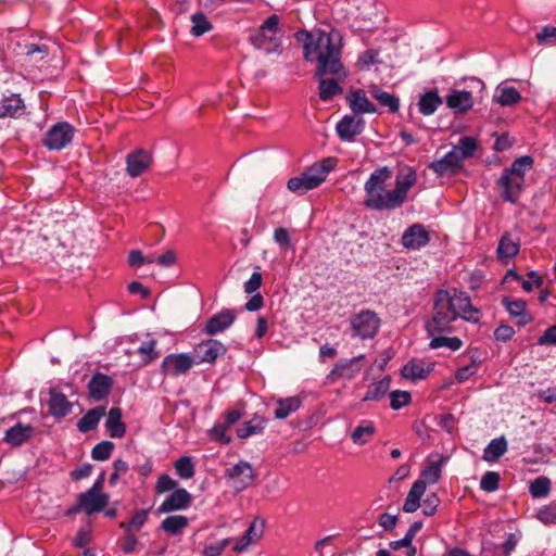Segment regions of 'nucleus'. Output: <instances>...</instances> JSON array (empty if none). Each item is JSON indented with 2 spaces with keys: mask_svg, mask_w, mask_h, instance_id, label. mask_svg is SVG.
Segmentation results:
<instances>
[{
  "mask_svg": "<svg viewBox=\"0 0 556 556\" xmlns=\"http://www.w3.org/2000/svg\"><path fill=\"white\" fill-rule=\"evenodd\" d=\"M294 38L303 45L304 59L317 63L316 77L346 75L341 62L342 36L338 29H302L295 33Z\"/></svg>",
  "mask_w": 556,
  "mask_h": 556,
  "instance_id": "1",
  "label": "nucleus"
},
{
  "mask_svg": "<svg viewBox=\"0 0 556 556\" xmlns=\"http://www.w3.org/2000/svg\"><path fill=\"white\" fill-rule=\"evenodd\" d=\"M462 318L468 323L478 324L482 312L471 304L470 295L457 289L439 290L435 294L432 318L426 323L429 336L451 333L453 323Z\"/></svg>",
  "mask_w": 556,
  "mask_h": 556,
  "instance_id": "2",
  "label": "nucleus"
},
{
  "mask_svg": "<svg viewBox=\"0 0 556 556\" xmlns=\"http://www.w3.org/2000/svg\"><path fill=\"white\" fill-rule=\"evenodd\" d=\"M392 172L388 166L380 167L372 172L364 185L366 207L375 211L395 210L393 191L387 190V181L391 179Z\"/></svg>",
  "mask_w": 556,
  "mask_h": 556,
  "instance_id": "3",
  "label": "nucleus"
},
{
  "mask_svg": "<svg viewBox=\"0 0 556 556\" xmlns=\"http://www.w3.org/2000/svg\"><path fill=\"white\" fill-rule=\"evenodd\" d=\"M336 163V159L327 157L319 163L313 164L300 176L290 178L287 182V188L296 194H304L317 188L326 180L328 174L334 168Z\"/></svg>",
  "mask_w": 556,
  "mask_h": 556,
  "instance_id": "4",
  "label": "nucleus"
},
{
  "mask_svg": "<svg viewBox=\"0 0 556 556\" xmlns=\"http://www.w3.org/2000/svg\"><path fill=\"white\" fill-rule=\"evenodd\" d=\"M280 17L277 14L268 16L257 30L251 35V45L266 54L281 52Z\"/></svg>",
  "mask_w": 556,
  "mask_h": 556,
  "instance_id": "5",
  "label": "nucleus"
},
{
  "mask_svg": "<svg viewBox=\"0 0 556 556\" xmlns=\"http://www.w3.org/2000/svg\"><path fill=\"white\" fill-rule=\"evenodd\" d=\"M350 326L354 337L372 339L380 329L381 320L374 311L363 309L350 318Z\"/></svg>",
  "mask_w": 556,
  "mask_h": 556,
  "instance_id": "6",
  "label": "nucleus"
},
{
  "mask_svg": "<svg viewBox=\"0 0 556 556\" xmlns=\"http://www.w3.org/2000/svg\"><path fill=\"white\" fill-rule=\"evenodd\" d=\"M74 132L70 123L59 122L46 132L42 143L48 150L60 151L72 142Z\"/></svg>",
  "mask_w": 556,
  "mask_h": 556,
  "instance_id": "7",
  "label": "nucleus"
},
{
  "mask_svg": "<svg viewBox=\"0 0 556 556\" xmlns=\"http://www.w3.org/2000/svg\"><path fill=\"white\" fill-rule=\"evenodd\" d=\"M225 478L230 482L235 491L241 492L252 484L255 473L250 463L240 460L238 464L226 469Z\"/></svg>",
  "mask_w": 556,
  "mask_h": 556,
  "instance_id": "8",
  "label": "nucleus"
},
{
  "mask_svg": "<svg viewBox=\"0 0 556 556\" xmlns=\"http://www.w3.org/2000/svg\"><path fill=\"white\" fill-rule=\"evenodd\" d=\"M194 364L195 359L189 354L172 353L164 357L160 371L163 376L178 377L186 375Z\"/></svg>",
  "mask_w": 556,
  "mask_h": 556,
  "instance_id": "9",
  "label": "nucleus"
},
{
  "mask_svg": "<svg viewBox=\"0 0 556 556\" xmlns=\"http://www.w3.org/2000/svg\"><path fill=\"white\" fill-rule=\"evenodd\" d=\"M109 503V495L94 492L93 490H87L79 494L77 498V505L70 509L68 514L85 511L87 516H91L94 513L102 511Z\"/></svg>",
  "mask_w": 556,
  "mask_h": 556,
  "instance_id": "10",
  "label": "nucleus"
},
{
  "mask_svg": "<svg viewBox=\"0 0 556 556\" xmlns=\"http://www.w3.org/2000/svg\"><path fill=\"white\" fill-rule=\"evenodd\" d=\"M497 186L501 189V198L510 203H517L525 186V178H518L506 170L503 172L502 176L497 180Z\"/></svg>",
  "mask_w": 556,
  "mask_h": 556,
  "instance_id": "11",
  "label": "nucleus"
},
{
  "mask_svg": "<svg viewBox=\"0 0 556 556\" xmlns=\"http://www.w3.org/2000/svg\"><path fill=\"white\" fill-rule=\"evenodd\" d=\"M227 352V348L218 340L208 339L200 342L194 348V359L197 364H213L219 356Z\"/></svg>",
  "mask_w": 556,
  "mask_h": 556,
  "instance_id": "12",
  "label": "nucleus"
},
{
  "mask_svg": "<svg viewBox=\"0 0 556 556\" xmlns=\"http://www.w3.org/2000/svg\"><path fill=\"white\" fill-rule=\"evenodd\" d=\"M401 241L408 250H419L429 243L430 235L424 225L414 224L403 232Z\"/></svg>",
  "mask_w": 556,
  "mask_h": 556,
  "instance_id": "13",
  "label": "nucleus"
},
{
  "mask_svg": "<svg viewBox=\"0 0 556 556\" xmlns=\"http://www.w3.org/2000/svg\"><path fill=\"white\" fill-rule=\"evenodd\" d=\"M236 320L235 311L224 308L219 313L207 319L203 332L208 336H215L227 330Z\"/></svg>",
  "mask_w": 556,
  "mask_h": 556,
  "instance_id": "14",
  "label": "nucleus"
},
{
  "mask_svg": "<svg viewBox=\"0 0 556 556\" xmlns=\"http://www.w3.org/2000/svg\"><path fill=\"white\" fill-rule=\"evenodd\" d=\"M439 177L455 175L463 168L456 151L447 152L443 157L432 161L429 166Z\"/></svg>",
  "mask_w": 556,
  "mask_h": 556,
  "instance_id": "15",
  "label": "nucleus"
},
{
  "mask_svg": "<svg viewBox=\"0 0 556 556\" xmlns=\"http://www.w3.org/2000/svg\"><path fill=\"white\" fill-rule=\"evenodd\" d=\"M151 163V154L143 149H137L126 156V172L132 178L139 177L150 167Z\"/></svg>",
  "mask_w": 556,
  "mask_h": 556,
  "instance_id": "16",
  "label": "nucleus"
},
{
  "mask_svg": "<svg viewBox=\"0 0 556 556\" xmlns=\"http://www.w3.org/2000/svg\"><path fill=\"white\" fill-rule=\"evenodd\" d=\"M364 127L365 121L362 117L345 115L337 124L336 130L341 140L353 141L357 135L363 132Z\"/></svg>",
  "mask_w": 556,
  "mask_h": 556,
  "instance_id": "17",
  "label": "nucleus"
},
{
  "mask_svg": "<svg viewBox=\"0 0 556 556\" xmlns=\"http://www.w3.org/2000/svg\"><path fill=\"white\" fill-rule=\"evenodd\" d=\"M192 496L186 489H176L157 508L159 514L182 510L191 505Z\"/></svg>",
  "mask_w": 556,
  "mask_h": 556,
  "instance_id": "18",
  "label": "nucleus"
},
{
  "mask_svg": "<svg viewBox=\"0 0 556 556\" xmlns=\"http://www.w3.org/2000/svg\"><path fill=\"white\" fill-rule=\"evenodd\" d=\"M35 433V428L30 425L17 422L5 430L2 441L11 446L17 447L29 441Z\"/></svg>",
  "mask_w": 556,
  "mask_h": 556,
  "instance_id": "19",
  "label": "nucleus"
},
{
  "mask_svg": "<svg viewBox=\"0 0 556 556\" xmlns=\"http://www.w3.org/2000/svg\"><path fill=\"white\" fill-rule=\"evenodd\" d=\"M445 103L456 114L468 112L473 105L472 94L467 90L453 89L445 97Z\"/></svg>",
  "mask_w": 556,
  "mask_h": 556,
  "instance_id": "20",
  "label": "nucleus"
},
{
  "mask_svg": "<svg viewBox=\"0 0 556 556\" xmlns=\"http://www.w3.org/2000/svg\"><path fill=\"white\" fill-rule=\"evenodd\" d=\"M415 182L416 173L410 167L406 168L404 174L396 177L395 187L392 190L396 208L402 206V204L405 202L407 192Z\"/></svg>",
  "mask_w": 556,
  "mask_h": 556,
  "instance_id": "21",
  "label": "nucleus"
},
{
  "mask_svg": "<svg viewBox=\"0 0 556 556\" xmlns=\"http://www.w3.org/2000/svg\"><path fill=\"white\" fill-rule=\"evenodd\" d=\"M112 387L113 379L110 376L97 372L88 382L89 395L96 401H101L109 395Z\"/></svg>",
  "mask_w": 556,
  "mask_h": 556,
  "instance_id": "22",
  "label": "nucleus"
},
{
  "mask_svg": "<svg viewBox=\"0 0 556 556\" xmlns=\"http://www.w3.org/2000/svg\"><path fill=\"white\" fill-rule=\"evenodd\" d=\"M520 250V240L513 238L511 233L505 232L498 242L496 256L502 263L511 261Z\"/></svg>",
  "mask_w": 556,
  "mask_h": 556,
  "instance_id": "23",
  "label": "nucleus"
},
{
  "mask_svg": "<svg viewBox=\"0 0 556 556\" xmlns=\"http://www.w3.org/2000/svg\"><path fill=\"white\" fill-rule=\"evenodd\" d=\"M49 395V413L53 417L63 418L71 413L73 404L67 400L64 393L56 389H51Z\"/></svg>",
  "mask_w": 556,
  "mask_h": 556,
  "instance_id": "24",
  "label": "nucleus"
},
{
  "mask_svg": "<svg viewBox=\"0 0 556 556\" xmlns=\"http://www.w3.org/2000/svg\"><path fill=\"white\" fill-rule=\"evenodd\" d=\"M346 101L350 105V109L356 115L365 114V113H375L377 111L375 104H372L366 97V93L363 89H356L349 92L346 96Z\"/></svg>",
  "mask_w": 556,
  "mask_h": 556,
  "instance_id": "25",
  "label": "nucleus"
},
{
  "mask_svg": "<svg viewBox=\"0 0 556 556\" xmlns=\"http://www.w3.org/2000/svg\"><path fill=\"white\" fill-rule=\"evenodd\" d=\"M502 305L511 316L518 318L519 326H526L532 321L531 315L526 312L527 302L525 300L505 296L502 299Z\"/></svg>",
  "mask_w": 556,
  "mask_h": 556,
  "instance_id": "26",
  "label": "nucleus"
},
{
  "mask_svg": "<svg viewBox=\"0 0 556 556\" xmlns=\"http://www.w3.org/2000/svg\"><path fill=\"white\" fill-rule=\"evenodd\" d=\"M25 112V104L20 94H11L0 101V118H16Z\"/></svg>",
  "mask_w": 556,
  "mask_h": 556,
  "instance_id": "27",
  "label": "nucleus"
},
{
  "mask_svg": "<svg viewBox=\"0 0 556 556\" xmlns=\"http://www.w3.org/2000/svg\"><path fill=\"white\" fill-rule=\"evenodd\" d=\"M364 358V355H359L357 357H353L351 359L340 361L332 368L330 375L332 377L339 378H353L357 372L361 371L362 365L361 361Z\"/></svg>",
  "mask_w": 556,
  "mask_h": 556,
  "instance_id": "28",
  "label": "nucleus"
},
{
  "mask_svg": "<svg viewBox=\"0 0 556 556\" xmlns=\"http://www.w3.org/2000/svg\"><path fill=\"white\" fill-rule=\"evenodd\" d=\"M442 103L443 99L440 97L438 89H431L419 97L417 105L419 113L428 116L432 115Z\"/></svg>",
  "mask_w": 556,
  "mask_h": 556,
  "instance_id": "29",
  "label": "nucleus"
},
{
  "mask_svg": "<svg viewBox=\"0 0 556 556\" xmlns=\"http://www.w3.org/2000/svg\"><path fill=\"white\" fill-rule=\"evenodd\" d=\"M431 370L432 365H427L422 359L414 358L403 367L402 375L404 378L415 381L425 379Z\"/></svg>",
  "mask_w": 556,
  "mask_h": 556,
  "instance_id": "30",
  "label": "nucleus"
},
{
  "mask_svg": "<svg viewBox=\"0 0 556 556\" xmlns=\"http://www.w3.org/2000/svg\"><path fill=\"white\" fill-rule=\"evenodd\" d=\"M370 96L378 101L381 106L388 108L390 113H396L400 109V99L384 90L378 85H370L368 89Z\"/></svg>",
  "mask_w": 556,
  "mask_h": 556,
  "instance_id": "31",
  "label": "nucleus"
},
{
  "mask_svg": "<svg viewBox=\"0 0 556 556\" xmlns=\"http://www.w3.org/2000/svg\"><path fill=\"white\" fill-rule=\"evenodd\" d=\"M105 428L111 438L121 439L125 435L126 426L122 421V410L118 407H112L106 417Z\"/></svg>",
  "mask_w": 556,
  "mask_h": 556,
  "instance_id": "32",
  "label": "nucleus"
},
{
  "mask_svg": "<svg viewBox=\"0 0 556 556\" xmlns=\"http://www.w3.org/2000/svg\"><path fill=\"white\" fill-rule=\"evenodd\" d=\"M105 413L104 406H97L90 410H88L77 422V429L83 432L87 433L92 430H96L101 418L103 417Z\"/></svg>",
  "mask_w": 556,
  "mask_h": 556,
  "instance_id": "33",
  "label": "nucleus"
},
{
  "mask_svg": "<svg viewBox=\"0 0 556 556\" xmlns=\"http://www.w3.org/2000/svg\"><path fill=\"white\" fill-rule=\"evenodd\" d=\"M425 491V483L422 481H415L405 498L403 510L405 513L416 511L420 506V500Z\"/></svg>",
  "mask_w": 556,
  "mask_h": 556,
  "instance_id": "34",
  "label": "nucleus"
},
{
  "mask_svg": "<svg viewBox=\"0 0 556 556\" xmlns=\"http://www.w3.org/2000/svg\"><path fill=\"white\" fill-rule=\"evenodd\" d=\"M507 452V441L505 437L491 440L483 451V460L488 463L497 462Z\"/></svg>",
  "mask_w": 556,
  "mask_h": 556,
  "instance_id": "35",
  "label": "nucleus"
},
{
  "mask_svg": "<svg viewBox=\"0 0 556 556\" xmlns=\"http://www.w3.org/2000/svg\"><path fill=\"white\" fill-rule=\"evenodd\" d=\"M267 424V419L261 416H254L249 421L243 422L237 429V435L240 439H247L249 437L260 434L264 431Z\"/></svg>",
  "mask_w": 556,
  "mask_h": 556,
  "instance_id": "36",
  "label": "nucleus"
},
{
  "mask_svg": "<svg viewBox=\"0 0 556 556\" xmlns=\"http://www.w3.org/2000/svg\"><path fill=\"white\" fill-rule=\"evenodd\" d=\"M277 404L278 407L274 412L275 418L286 419L291 413L296 412L301 407L302 400L299 396H290L278 400Z\"/></svg>",
  "mask_w": 556,
  "mask_h": 556,
  "instance_id": "37",
  "label": "nucleus"
},
{
  "mask_svg": "<svg viewBox=\"0 0 556 556\" xmlns=\"http://www.w3.org/2000/svg\"><path fill=\"white\" fill-rule=\"evenodd\" d=\"M189 525V520L182 515H172L161 522V529L172 535H178Z\"/></svg>",
  "mask_w": 556,
  "mask_h": 556,
  "instance_id": "38",
  "label": "nucleus"
},
{
  "mask_svg": "<svg viewBox=\"0 0 556 556\" xmlns=\"http://www.w3.org/2000/svg\"><path fill=\"white\" fill-rule=\"evenodd\" d=\"M390 382L391 379L386 377L377 382L371 383L362 400L364 402L381 400L389 391Z\"/></svg>",
  "mask_w": 556,
  "mask_h": 556,
  "instance_id": "39",
  "label": "nucleus"
},
{
  "mask_svg": "<svg viewBox=\"0 0 556 556\" xmlns=\"http://www.w3.org/2000/svg\"><path fill=\"white\" fill-rule=\"evenodd\" d=\"M477 148L478 143L473 137H462L458 144L454 146L452 151H456L459 161L463 163L465 159L473 156Z\"/></svg>",
  "mask_w": 556,
  "mask_h": 556,
  "instance_id": "40",
  "label": "nucleus"
},
{
  "mask_svg": "<svg viewBox=\"0 0 556 556\" xmlns=\"http://www.w3.org/2000/svg\"><path fill=\"white\" fill-rule=\"evenodd\" d=\"M533 166V159L530 155H523L520 157H517L511 166L509 168H505L507 173L510 175L518 177V178H525V175L527 172H529Z\"/></svg>",
  "mask_w": 556,
  "mask_h": 556,
  "instance_id": "41",
  "label": "nucleus"
},
{
  "mask_svg": "<svg viewBox=\"0 0 556 556\" xmlns=\"http://www.w3.org/2000/svg\"><path fill=\"white\" fill-rule=\"evenodd\" d=\"M157 341L154 339L143 341L137 350V354L141 357L144 365L155 361L160 353L156 350Z\"/></svg>",
  "mask_w": 556,
  "mask_h": 556,
  "instance_id": "42",
  "label": "nucleus"
},
{
  "mask_svg": "<svg viewBox=\"0 0 556 556\" xmlns=\"http://www.w3.org/2000/svg\"><path fill=\"white\" fill-rule=\"evenodd\" d=\"M317 78L319 79V98L323 101H328L336 94L342 92V88L334 79H325L324 77Z\"/></svg>",
  "mask_w": 556,
  "mask_h": 556,
  "instance_id": "43",
  "label": "nucleus"
},
{
  "mask_svg": "<svg viewBox=\"0 0 556 556\" xmlns=\"http://www.w3.org/2000/svg\"><path fill=\"white\" fill-rule=\"evenodd\" d=\"M442 463H443V459H441L440 462H434V463H431L429 464L422 471H421V475H420V479H418L417 481H422L425 483V486L427 488V484H433L435 482L439 481V479L441 478V473H442Z\"/></svg>",
  "mask_w": 556,
  "mask_h": 556,
  "instance_id": "44",
  "label": "nucleus"
},
{
  "mask_svg": "<svg viewBox=\"0 0 556 556\" xmlns=\"http://www.w3.org/2000/svg\"><path fill=\"white\" fill-rule=\"evenodd\" d=\"M529 492L533 498L546 497L551 492V480L543 476L534 479L530 483Z\"/></svg>",
  "mask_w": 556,
  "mask_h": 556,
  "instance_id": "45",
  "label": "nucleus"
},
{
  "mask_svg": "<svg viewBox=\"0 0 556 556\" xmlns=\"http://www.w3.org/2000/svg\"><path fill=\"white\" fill-rule=\"evenodd\" d=\"M432 339L429 346L431 349L447 348L452 351H457L462 348L463 342L457 337H443V336H430Z\"/></svg>",
  "mask_w": 556,
  "mask_h": 556,
  "instance_id": "46",
  "label": "nucleus"
},
{
  "mask_svg": "<svg viewBox=\"0 0 556 556\" xmlns=\"http://www.w3.org/2000/svg\"><path fill=\"white\" fill-rule=\"evenodd\" d=\"M191 23H192V26H191L190 33L194 37H200V36L204 35L205 33H207L208 30H211V28H212V24L210 23L207 17L201 12H197L191 15Z\"/></svg>",
  "mask_w": 556,
  "mask_h": 556,
  "instance_id": "47",
  "label": "nucleus"
},
{
  "mask_svg": "<svg viewBox=\"0 0 556 556\" xmlns=\"http://www.w3.org/2000/svg\"><path fill=\"white\" fill-rule=\"evenodd\" d=\"M375 432L376 428L371 422L365 426L361 425L351 433V439L355 444L364 445L368 442L369 438L375 434Z\"/></svg>",
  "mask_w": 556,
  "mask_h": 556,
  "instance_id": "48",
  "label": "nucleus"
},
{
  "mask_svg": "<svg viewBox=\"0 0 556 556\" xmlns=\"http://www.w3.org/2000/svg\"><path fill=\"white\" fill-rule=\"evenodd\" d=\"M174 467L181 479H191L195 473L194 464L189 456L179 457L175 462Z\"/></svg>",
  "mask_w": 556,
  "mask_h": 556,
  "instance_id": "49",
  "label": "nucleus"
},
{
  "mask_svg": "<svg viewBox=\"0 0 556 556\" xmlns=\"http://www.w3.org/2000/svg\"><path fill=\"white\" fill-rule=\"evenodd\" d=\"M149 510L140 509L137 510L128 522H121L119 527L124 530L138 531L148 520Z\"/></svg>",
  "mask_w": 556,
  "mask_h": 556,
  "instance_id": "50",
  "label": "nucleus"
},
{
  "mask_svg": "<svg viewBox=\"0 0 556 556\" xmlns=\"http://www.w3.org/2000/svg\"><path fill=\"white\" fill-rule=\"evenodd\" d=\"M521 100L520 92L514 87H504L500 89L497 102L502 106H510L518 103Z\"/></svg>",
  "mask_w": 556,
  "mask_h": 556,
  "instance_id": "51",
  "label": "nucleus"
},
{
  "mask_svg": "<svg viewBox=\"0 0 556 556\" xmlns=\"http://www.w3.org/2000/svg\"><path fill=\"white\" fill-rule=\"evenodd\" d=\"M265 520L256 517L250 523L249 528L244 532V536L247 541H251L252 543L257 542L264 534Z\"/></svg>",
  "mask_w": 556,
  "mask_h": 556,
  "instance_id": "52",
  "label": "nucleus"
},
{
  "mask_svg": "<svg viewBox=\"0 0 556 556\" xmlns=\"http://www.w3.org/2000/svg\"><path fill=\"white\" fill-rule=\"evenodd\" d=\"M114 446V443L111 441H102L92 448L91 457L99 462L106 460L111 457Z\"/></svg>",
  "mask_w": 556,
  "mask_h": 556,
  "instance_id": "53",
  "label": "nucleus"
},
{
  "mask_svg": "<svg viewBox=\"0 0 556 556\" xmlns=\"http://www.w3.org/2000/svg\"><path fill=\"white\" fill-rule=\"evenodd\" d=\"M500 480L501 477L497 472L488 471L481 478L480 488L485 492H494L500 488Z\"/></svg>",
  "mask_w": 556,
  "mask_h": 556,
  "instance_id": "54",
  "label": "nucleus"
},
{
  "mask_svg": "<svg viewBox=\"0 0 556 556\" xmlns=\"http://www.w3.org/2000/svg\"><path fill=\"white\" fill-rule=\"evenodd\" d=\"M412 401V395L408 391L395 390L390 393V406L397 410Z\"/></svg>",
  "mask_w": 556,
  "mask_h": 556,
  "instance_id": "55",
  "label": "nucleus"
},
{
  "mask_svg": "<svg viewBox=\"0 0 556 556\" xmlns=\"http://www.w3.org/2000/svg\"><path fill=\"white\" fill-rule=\"evenodd\" d=\"M260 266L255 267V271L251 275L250 279L244 282L243 289L248 294L255 293L262 286L263 277Z\"/></svg>",
  "mask_w": 556,
  "mask_h": 556,
  "instance_id": "56",
  "label": "nucleus"
},
{
  "mask_svg": "<svg viewBox=\"0 0 556 556\" xmlns=\"http://www.w3.org/2000/svg\"><path fill=\"white\" fill-rule=\"evenodd\" d=\"M228 425L217 424L210 430V437L214 441H220L222 443L228 444L231 438L227 435Z\"/></svg>",
  "mask_w": 556,
  "mask_h": 556,
  "instance_id": "57",
  "label": "nucleus"
},
{
  "mask_svg": "<svg viewBox=\"0 0 556 556\" xmlns=\"http://www.w3.org/2000/svg\"><path fill=\"white\" fill-rule=\"evenodd\" d=\"M440 502L441 501L435 493L427 495L422 503V514L428 517L433 516L437 513Z\"/></svg>",
  "mask_w": 556,
  "mask_h": 556,
  "instance_id": "58",
  "label": "nucleus"
},
{
  "mask_svg": "<svg viewBox=\"0 0 556 556\" xmlns=\"http://www.w3.org/2000/svg\"><path fill=\"white\" fill-rule=\"evenodd\" d=\"M177 481L172 479L168 475H162L156 482L155 490L157 493H165L175 490Z\"/></svg>",
  "mask_w": 556,
  "mask_h": 556,
  "instance_id": "59",
  "label": "nucleus"
},
{
  "mask_svg": "<svg viewBox=\"0 0 556 556\" xmlns=\"http://www.w3.org/2000/svg\"><path fill=\"white\" fill-rule=\"evenodd\" d=\"M229 542V539H224L216 544L205 546L203 551L204 556H219L228 546Z\"/></svg>",
  "mask_w": 556,
  "mask_h": 556,
  "instance_id": "60",
  "label": "nucleus"
},
{
  "mask_svg": "<svg viewBox=\"0 0 556 556\" xmlns=\"http://www.w3.org/2000/svg\"><path fill=\"white\" fill-rule=\"evenodd\" d=\"M515 334V330L513 327L507 325H502L497 327L494 331V338L496 341L501 342H507L509 341Z\"/></svg>",
  "mask_w": 556,
  "mask_h": 556,
  "instance_id": "61",
  "label": "nucleus"
},
{
  "mask_svg": "<svg viewBox=\"0 0 556 556\" xmlns=\"http://www.w3.org/2000/svg\"><path fill=\"white\" fill-rule=\"evenodd\" d=\"M126 534L123 539L122 551L126 554L132 553L138 544V539L132 531L125 530Z\"/></svg>",
  "mask_w": 556,
  "mask_h": 556,
  "instance_id": "62",
  "label": "nucleus"
},
{
  "mask_svg": "<svg viewBox=\"0 0 556 556\" xmlns=\"http://www.w3.org/2000/svg\"><path fill=\"white\" fill-rule=\"evenodd\" d=\"M538 518L545 525L556 523V511L545 506L538 511Z\"/></svg>",
  "mask_w": 556,
  "mask_h": 556,
  "instance_id": "63",
  "label": "nucleus"
},
{
  "mask_svg": "<svg viewBox=\"0 0 556 556\" xmlns=\"http://www.w3.org/2000/svg\"><path fill=\"white\" fill-rule=\"evenodd\" d=\"M539 345L556 344V326L548 327L538 339Z\"/></svg>",
  "mask_w": 556,
  "mask_h": 556,
  "instance_id": "64",
  "label": "nucleus"
}]
</instances>
